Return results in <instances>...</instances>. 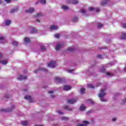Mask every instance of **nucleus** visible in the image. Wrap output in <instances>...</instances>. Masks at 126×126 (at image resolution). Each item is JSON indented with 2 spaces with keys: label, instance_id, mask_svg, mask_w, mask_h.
Masks as SVG:
<instances>
[{
  "label": "nucleus",
  "instance_id": "nucleus-1",
  "mask_svg": "<svg viewBox=\"0 0 126 126\" xmlns=\"http://www.w3.org/2000/svg\"><path fill=\"white\" fill-rule=\"evenodd\" d=\"M106 89H102L100 90V93L98 94L99 98H103L106 95Z\"/></svg>",
  "mask_w": 126,
  "mask_h": 126
},
{
  "label": "nucleus",
  "instance_id": "nucleus-2",
  "mask_svg": "<svg viewBox=\"0 0 126 126\" xmlns=\"http://www.w3.org/2000/svg\"><path fill=\"white\" fill-rule=\"evenodd\" d=\"M48 67H51V68H54V67H56L57 66V63L56 61H51L48 64Z\"/></svg>",
  "mask_w": 126,
  "mask_h": 126
},
{
  "label": "nucleus",
  "instance_id": "nucleus-3",
  "mask_svg": "<svg viewBox=\"0 0 126 126\" xmlns=\"http://www.w3.org/2000/svg\"><path fill=\"white\" fill-rule=\"evenodd\" d=\"M55 81H56L58 83H62L63 82H64V81H65V79L56 77Z\"/></svg>",
  "mask_w": 126,
  "mask_h": 126
},
{
  "label": "nucleus",
  "instance_id": "nucleus-4",
  "mask_svg": "<svg viewBox=\"0 0 126 126\" xmlns=\"http://www.w3.org/2000/svg\"><path fill=\"white\" fill-rule=\"evenodd\" d=\"M26 78H27V77L26 76H23V75H20L18 77V80H19L20 81H21L22 80H25V79H26Z\"/></svg>",
  "mask_w": 126,
  "mask_h": 126
},
{
  "label": "nucleus",
  "instance_id": "nucleus-5",
  "mask_svg": "<svg viewBox=\"0 0 126 126\" xmlns=\"http://www.w3.org/2000/svg\"><path fill=\"white\" fill-rule=\"evenodd\" d=\"M88 125H89V122H88V121H84L83 124H78L77 126H87Z\"/></svg>",
  "mask_w": 126,
  "mask_h": 126
},
{
  "label": "nucleus",
  "instance_id": "nucleus-6",
  "mask_svg": "<svg viewBox=\"0 0 126 126\" xmlns=\"http://www.w3.org/2000/svg\"><path fill=\"white\" fill-rule=\"evenodd\" d=\"M13 108H14V106L11 109H0V112H12V110H13Z\"/></svg>",
  "mask_w": 126,
  "mask_h": 126
},
{
  "label": "nucleus",
  "instance_id": "nucleus-7",
  "mask_svg": "<svg viewBox=\"0 0 126 126\" xmlns=\"http://www.w3.org/2000/svg\"><path fill=\"white\" fill-rule=\"evenodd\" d=\"M34 11H35V10H34V8H31L29 10H26V12L27 13H33V12H34Z\"/></svg>",
  "mask_w": 126,
  "mask_h": 126
},
{
  "label": "nucleus",
  "instance_id": "nucleus-8",
  "mask_svg": "<svg viewBox=\"0 0 126 126\" xmlns=\"http://www.w3.org/2000/svg\"><path fill=\"white\" fill-rule=\"evenodd\" d=\"M40 49L41 51H47V48H46V46H44L43 44H40Z\"/></svg>",
  "mask_w": 126,
  "mask_h": 126
},
{
  "label": "nucleus",
  "instance_id": "nucleus-9",
  "mask_svg": "<svg viewBox=\"0 0 126 126\" xmlns=\"http://www.w3.org/2000/svg\"><path fill=\"white\" fill-rule=\"evenodd\" d=\"M76 102V99H69L67 100V102L68 104H74Z\"/></svg>",
  "mask_w": 126,
  "mask_h": 126
},
{
  "label": "nucleus",
  "instance_id": "nucleus-10",
  "mask_svg": "<svg viewBox=\"0 0 126 126\" xmlns=\"http://www.w3.org/2000/svg\"><path fill=\"white\" fill-rule=\"evenodd\" d=\"M108 1H110V0H106L101 2L100 5L104 6V5H106L107 3H108Z\"/></svg>",
  "mask_w": 126,
  "mask_h": 126
},
{
  "label": "nucleus",
  "instance_id": "nucleus-11",
  "mask_svg": "<svg viewBox=\"0 0 126 126\" xmlns=\"http://www.w3.org/2000/svg\"><path fill=\"white\" fill-rule=\"evenodd\" d=\"M71 89V87L70 86H64L63 88V90L67 91L70 90Z\"/></svg>",
  "mask_w": 126,
  "mask_h": 126
},
{
  "label": "nucleus",
  "instance_id": "nucleus-12",
  "mask_svg": "<svg viewBox=\"0 0 126 126\" xmlns=\"http://www.w3.org/2000/svg\"><path fill=\"white\" fill-rule=\"evenodd\" d=\"M25 98L26 100H29V102H32V98H31V96L29 95H26Z\"/></svg>",
  "mask_w": 126,
  "mask_h": 126
},
{
  "label": "nucleus",
  "instance_id": "nucleus-13",
  "mask_svg": "<svg viewBox=\"0 0 126 126\" xmlns=\"http://www.w3.org/2000/svg\"><path fill=\"white\" fill-rule=\"evenodd\" d=\"M17 11H18V8H13V9H12L11 10H10V12L11 13H13L14 12H17Z\"/></svg>",
  "mask_w": 126,
  "mask_h": 126
},
{
  "label": "nucleus",
  "instance_id": "nucleus-14",
  "mask_svg": "<svg viewBox=\"0 0 126 126\" xmlns=\"http://www.w3.org/2000/svg\"><path fill=\"white\" fill-rule=\"evenodd\" d=\"M50 29L51 30H55L58 29V26H55V25H52L50 27Z\"/></svg>",
  "mask_w": 126,
  "mask_h": 126
},
{
  "label": "nucleus",
  "instance_id": "nucleus-15",
  "mask_svg": "<svg viewBox=\"0 0 126 126\" xmlns=\"http://www.w3.org/2000/svg\"><path fill=\"white\" fill-rule=\"evenodd\" d=\"M85 109H86V107L83 104L80 107V111H84Z\"/></svg>",
  "mask_w": 126,
  "mask_h": 126
},
{
  "label": "nucleus",
  "instance_id": "nucleus-16",
  "mask_svg": "<svg viewBox=\"0 0 126 126\" xmlns=\"http://www.w3.org/2000/svg\"><path fill=\"white\" fill-rule=\"evenodd\" d=\"M61 47H62V45L61 44H57L55 48L56 51H59V50L61 49Z\"/></svg>",
  "mask_w": 126,
  "mask_h": 126
},
{
  "label": "nucleus",
  "instance_id": "nucleus-17",
  "mask_svg": "<svg viewBox=\"0 0 126 126\" xmlns=\"http://www.w3.org/2000/svg\"><path fill=\"white\" fill-rule=\"evenodd\" d=\"M121 39H126V33H122V36L121 37Z\"/></svg>",
  "mask_w": 126,
  "mask_h": 126
},
{
  "label": "nucleus",
  "instance_id": "nucleus-18",
  "mask_svg": "<svg viewBox=\"0 0 126 126\" xmlns=\"http://www.w3.org/2000/svg\"><path fill=\"white\" fill-rule=\"evenodd\" d=\"M62 9H64V10H66V9H68V7L66 5H62Z\"/></svg>",
  "mask_w": 126,
  "mask_h": 126
},
{
  "label": "nucleus",
  "instance_id": "nucleus-19",
  "mask_svg": "<svg viewBox=\"0 0 126 126\" xmlns=\"http://www.w3.org/2000/svg\"><path fill=\"white\" fill-rule=\"evenodd\" d=\"M0 63H1L2 64H6V63H7V61H0Z\"/></svg>",
  "mask_w": 126,
  "mask_h": 126
},
{
  "label": "nucleus",
  "instance_id": "nucleus-20",
  "mask_svg": "<svg viewBox=\"0 0 126 126\" xmlns=\"http://www.w3.org/2000/svg\"><path fill=\"white\" fill-rule=\"evenodd\" d=\"M43 14H42L41 13H39L34 16L35 17H41V16H43Z\"/></svg>",
  "mask_w": 126,
  "mask_h": 126
},
{
  "label": "nucleus",
  "instance_id": "nucleus-21",
  "mask_svg": "<svg viewBox=\"0 0 126 126\" xmlns=\"http://www.w3.org/2000/svg\"><path fill=\"white\" fill-rule=\"evenodd\" d=\"M67 51H68L69 52H73V51H74V48H73V47H69L67 48Z\"/></svg>",
  "mask_w": 126,
  "mask_h": 126
},
{
  "label": "nucleus",
  "instance_id": "nucleus-22",
  "mask_svg": "<svg viewBox=\"0 0 126 126\" xmlns=\"http://www.w3.org/2000/svg\"><path fill=\"white\" fill-rule=\"evenodd\" d=\"M73 22H77V21H78V17L75 16L73 19Z\"/></svg>",
  "mask_w": 126,
  "mask_h": 126
},
{
  "label": "nucleus",
  "instance_id": "nucleus-23",
  "mask_svg": "<svg viewBox=\"0 0 126 126\" xmlns=\"http://www.w3.org/2000/svg\"><path fill=\"white\" fill-rule=\"evenodd\" d=\"M24 41L26 42V43H29L30 42V39L28 38V37H25L24 38Z\"/></svg>",
  "mask_w": 126,
  "mask_h": 126
},
{
  "label": "nucleus",
  "instance_id": "nucleus-24",
  "mask_svg": "<svg viewBox=\"0 0 126 126\" xmlns=\"http://www.w3.org/2000/svg\"><path fill=\"white\" fill-rule=\"evenodd\" d=\"M21 124L22 126H27V125H28L27 121L21 122Z\"/></svg>",
  "mask_w": 126,
  "mask_h": 126
},
{
  "label": "nucleus",
  "instance_id": "nucleus-25",
  "mask_svg": "<svg viewBox=\"0 0 126 126\" xmlns=\"http://www.w3.org/2000/svg\"><path fill=\"white\" fill-rule=\"evenodd\" d=\"M88 88H92L93 89L94 88V86L92 85L91 84H88L87 85Z\"/></svg>",
  "mask_w": 126,
  "mask_h": 126
},
{
  "label": "nucleus",
  "instance_id": "nucleus-26",
  "mask_svg": "<svg viewBox=\"0 0 126 126\" xmlns=\"http://www.w3.org/2000/svg\"><path fill=\"white\" fill-rule=\"evenodd\" d=\"M12 44L13 45V46H17V45H18V42L15 41H12Z\"/></svg>",
  "mask_w": 126,
  "mask_h": 126
},
{
  "label": "nucleus",
  "instance_id": "nucleus-27",
  "mask_svg": "<svg viewBox=\"0 0 126 126\" xmlns=\"http://www.w3.org/2000/svg\"><path fill=\"white\" fill-rule=\"evenodd\" d=\"M62 121H68L69 119L67 117H62Z\"/></svg>",
  "mask_w": 126,
  "mask_h": 126
},
{
  "label": "nucleus",
  "instance_id": "nucleus-28",
  "mask_svg": "<svg viewBox=\"0 0 126 126\" xmlns=\"http://www.w3.org/2000/svg\"><path fill=\"white\" fill-rule=\"evenodd\" d=\"M11 23V22L10 21V20L6 21V22L5 23V25L8 26V25H9V24H10Z\"/></svg>",
  "mask_w": 126,
  "mask_h": 126
},
{
  "label": "nucleus",
  "instance_id": "nucleus-29",
  "mask_svg": "<svg viewBox=\"0 0 126 126\" xmlns=\"http://www.w3.org/2000/svg\"><path fill=\"white\" fill-rule=\"evenodd\" d=\"M36 32H37V30L33 29L31 31V33L33 34V33H36Z\"/></svg>",
  "mask_w": 126,
  "mask_h": 126
},
{
  "label": "nucleus",
  "instance_id": "nucleus-30",
  "mask_svg": "<svg viewBox=\"0 0 126 126\" xmlns=\"http://www.w3.org/2000/svg\"><path fill=\"white\" fill-rule=\"evenodd\" d=\"M72 3H73V4H76L78 3V0H72Z\"/></svg>",
  "mask_w": 126,
  "mask_h": 126
},
{
  "label": "nucleus",
  "instance_id": "nucleus-31",
  "mask_svg": "<svg viewBox=\"0 0 126 126\" xmlns=\"http://www.w3.org/2000/svg\"><path fill=\"white\" fill-rule=\"evenodd\" d=\"M39 1L42 4H45L46 3V0H39Z\"/></svg>",
  "mask_w": 126,
  "mask_h": 126
},
{
  "label": "nucleus",
  "instance_id": "nucleus-32",
  "mask_svg": "<svg viewBox=\"0 0 126 126\" xmlns=\"http://www.w3.org/2000/svg\"><path fill=\"white\" fill-rule=\"evenodd\" d=\"M80 92H81V94H83V93H84V92H85V89H84V88H81Z\"/></svg>",
  "mask_w": 126,
  "mask_h": 126
},
{
  "label": "nucleus",
  "instance_id": "nucleus-33",
  "mask_svg": "<svg viewBox=\"0 0 126 126\" xmlns=\"http://www.w3.org/2000/svg\"><path fill=\"white\" fill-rule=\"evenodd\" d=\"M64 109H65V110H68V111H72L71 109L68 108V106H64Z\"/></svg>",
  "mask_w": 126,
  "mask_h": 126
},
{
  "label": "nucleus",
  "instance_id": "nucleus-34",
  "mask_svg": "<svg viewBox=\"0 0 126 126\" xmlns=\"http://www.w3.org/2000/svg\"><path fill=\"white\" fill-rule=\"evenodd\" d=\"M102 26H103V25L102 24H97V28L98 29L102 28Z\"/></svg>",
  "mask_w": 126,
  "mask_h": 126
},
{
  "label": "nucleus",
  "instance_id": "nucleus-35",
  "mask_svg": "<svg viewBox=\"0 0 126 126\" xmlns=\"http://www.w3.org/2000/svg\"><path fill=\"white\" fill-rule=\"evenodd\" d=\"M88 101L90 102V104H94V101H92V99H88Z\"/></svg>",
  "mask_w": 126,
  "mask_h": 126
},
{
  "label": "nucleus",
  "instance_id": "nucleus-36",
  "mask_svg": "<svg viewBox=\"0 0 126 126\" xmlns=\"http://www.w3.org/2000/svg\"><path fill=\"white\" fill-rule=\"evenodd\" d=\"M60 36H61V34H56L54 35V37L55 38H60Z\"/></svg>",
  "mask_w": 126,
  "mask_h": 126
},
{
  "label": "nucleus",
  "instance_id": "nucleus-37",
  "mask_svg": "<svg viewBox=\"0 0 126 126\" xmlns=\"http://www.w3.org/2000/svg\"><path fill=\"white\" fill-rule=\"evenodd\" d=\"M89 10H90V11H93V10H94V7H90L89 8Z\"/></svg>",
  "mask_w": 126,
  "mask_h": 126
},
{
  "label": "nucleus",
  "instance_id": "nucleus-38",
  "mask_svg": "<svg viewBox=\"0 0 126 126\" xmlns=\"http://www.w3.org/2000/svg\"><path fill=\"white\" fill-rule=\"evenodd\" d=\"M5 40V37H3V36H0V41H1V40Z\"/></svg>",
  "mask_w": 126,
  "mask_h": 126
},
{
  "label": "nucleus",
  "instance_id": "nucleus-39",
  "mask_svg": "<svg viewBox=\"0 0 126 126\" xmlns=\"http://www.w3.org/2000/svg\"><path fill=\"white\" fill-rule=\"evenodd\" d=\"M81 13H85L86 12V10L85 9H81Z\"/></svg>",
  "mask_w": 126,
  "mask_h": 126
},
{
  "label": "nucleus",
  "instance_id": "nucleus-40",
  "mask_svg": "<svg viewBox=\"0 0 126 126\" xmlns=\"http://www.w3.org/2000/svg\"><path fill=\"white\" fill-rule=\"evenodd\" d=\"M100 100H101V102H107V100L105 99V98H101Z\"/></svg>",
  "mask_w": 126,
  "mask_h": 126
},
{
  "label": "nucleus",
  "instance_id": "nucleus-41",
  "mask_svg": "<svg viewBox=\"0 0 126 126\" xmlns=\"http://www.w3.org/2000/svg\"><path fill=\"white\" fill-rule=\"evenodd\" d=\"M104 71H105V68L103 67L100 69V72H104Z\"/></svg>",
  "mask_w": 126,
  "mask_h": 126
},
{
  "label": "nucleus",
  "instance_id": "nucleus-42",
  "mask_svg": "<svg viewBox=\"0 0 126 126\" xmlns=\"http://www.w3.org/2000/svg\"><path fill=\"white\" fill-rule=\"evenodd\" d=\"M40 70H41V71H47L46 69L45 68H43L41 69H40Z\"/></svg>",
  "mask_w": 126,
  "mask_h": 126
},
{
  "label": "nucleus",
  "instance_id": "nucleus-43",
  "mask_svg": "<svg viewBox=\"0 0 126 126\" xmlns=\"http://www.w3.org/2000/svg\"><path fill=\"white\" fill-rule=\"evenodd\" d=\"M7 3H10L11 0H4Z\"/></svg>",
  "mask_w": 126,
  "mask_h": 126
},
{
  "label": "nucleus",
  "instance_id": "nucleus-44",
  "mask_svg": "<svg viewBox=\"0 0 126 126\" xmlns=\"http://www.w3.org/2000/svg\"><path fill=\"white\" fill-rule=\"evenodd\" d=\"M58 113H59V114H60V115H63V114H64V113L62 112H61V111H58Z\"/></svg>",
  "mask_w": 126,
  "mask_h": 126
},
{
  "label": "nucleus",
  "instance_id": "nucleus-45",
  "mask_svg": "<svg viewBox=\"0 0 126 126\" xmlns=\"http://www.w3.org/2000/svg\"><path fill=\"white\" fill-rule=\"evenodd\" d=\"M48 93L50 94H53V93H54V91H48Z\"/></svg>",
  "mask_w": 126,
  "mask_h": 126
},
{
  "label": "nucleus",
  "instance_id": "nucleus-46",
  "mask_svg": "<svg viewBox=\"0 0 126 126\" xmlns=\"http://www.w3.org/2000/svg\"><path fill=\"white\" fill-rule=\"evenodd\" d=\"M95 11L96 12H99V11H100V9L99 8L95 9Z\"/></svg>",
  "mask_w": 126,
  "mask_h": 126
},
{
  "label": "nucleus",
  "instance_id": "nucleus-47",
  "mask_svg": "<svg viewBox=\"0 0 126 126\" xmlns=\"http://www.w3.org/2000/svg\"><path fill=\"white\" fill-rule=\"evenodd\" d=\"M96 57H97V58H98V59H100L101 58V57H102V55H98Z\"/></svg>",
  "mask_w": 126,
  "mask_h": 126
},
{
  "label": "nucleus",
  "instance_id": "nucleus-48",
  "mask_svg": "<svg viewBox=\"0 0 126 126\" xmlns=\"http://www.w3.org/2000/svg\"><path fill=\"white\" fill-rule=\"evenodd\" d=\"M2 57H3L2 54H1V53H0V59H1Z\"/></svg>",
  "mask_w": 126,
  "mask_h": 126
},
{
  "label": "nucleus",
  "instance_id": "nucleus-49",
  "mask_svg": "<svg viewBox=\"0 0 126 126\" xmlns=\"http://www.w3.org/2000/svg\"><path fill=\"white\" fill-rule=\"evenodd\" d=\"M106 75L110 76V75H111V74L110 73H109V72H107L106 73Z\"/></svg>",
  "mask_w": 126,
  "mask_h": 126
},
{
  "label": "nucleus",
  "instance_id": "nucleus-50",
  "mask_svg": "<svg viewBox=\"0 0 126 126\" xmlns=\"http://www.w3.org/2000/svg\"><path fill=\"white\" fill-rule=\"evenodd\" d=\"M72 71H73V70H68V72H72Z\"/></svg>",
  "mask_w": 126,
  "mask_h": 126
},
{
  "label": "nucleus",
  "instance_id": "nucleus-51",
  "mask_svg": "<svg viewBox=\"0 0 126 126\" xmlns=\"http://www.w3.org/2000/svg\"><path fill=\"white\" fill-rule=\"evenodd\" d=\"M39 70H35L34 71V73H37V71H39Z\"/></svg>",
  "mask_w": 126,
  "mask_h": 126
},
{
  "label": "nucleus",
  "instance_id": "nucleus-52",
  "mask_svg": "<svg viewBox=\"0 0 126 126\" xmlns=\"http://www.w3.org/2000/svg\"><path fill=\"white\" fill-rule=\"evenodd\" d=\"M116 120H117V119H116V118H113V119H112V120H113V122L116 121Z\"/></svg>",
  "mask_w": 126,
  "mask_h": 126
},
{
  "label": "nucleus",
  "instance_id": "nucleus-53",
  "mask_svg": "<svg viewBox=\"0 0 126 126\" xmlns=\"http://www.w3.org/2000/svg\"><path fill=\"white\" fill-rule=\"evenodd\" d=\"M39 1H37L35 2V4H39Z\"/></svg>",
  "mask_w": 126,
  "mask_h": 126
},
{
  "label": "nucleus",
  "instance_id": "nucleus-54",
  "mask_svg": "<svg viewBox=\"0 0 126 126\" xmlns=\"http://www.w3.org/2000/svg\"><path fill=\"white\" fill-rule=\"evenodd\" d=\"M2 3V1L1 0H0V4Z\"/></svg>",
  "mask_w": 126,
  "mask_h": 126
},
{
  "label": "nucleus",
  "instance_id": "nucleus-55",
  "mask_svg": "<svg viewBox=\"0 0 126 126\" xmlns=\"http://www.w3.org/2000/svg\"><path fill=\"white\" fill-rule=\"evenodd\" d=\"M124 72H126V67H125V69H124Z\"/></svg>",
  "mask_w": 126,
  "mask_h": 126
},
{
  "label": "nucleus",
  "instance_id": "nucleus-56",
  "mask_svg": "<svg viewBox=\"0 0 126 126\" xmlns=\"http://www.w3.org/2000/svg\"><path fill=\"white\" fill-rule=\"evenodd\" d=\"M37 22H38V23H39V22H40V20L37 19Z\"/></svg>",
  "mask_w": 126,
  "mask_h": 126
},
{
  "label": "nucleus",
  "instance_id": "nucleus-57",
  "mask_svg": "<svg viewBox=\"0 0 126 126\" xmlns=\"http://www.w3.org/2000/svg\"><path fill=\"white\" fill-rule=\"evenodd\" d=\"M124 102H126V98L123 100Z\"/></svg>",
  "mask_w": 126,
  "mask_h": 126
},
{
  "label": "nucleus",
  "instance_id": "nucleus-58",
  "mask_svg": "<svg viewBox=\"0 0 126 126\" xmlns=\"http://www.w3.org/2000/svg\"><path fill=\"white\" fill-rule=\"evenodd\" d=\"M101 84H99L98 85H97L96 86H100Z\"/></svg>",
  "mask_w": 126,
  "mask_h": 126
},
{
  "label": "nucleus",
  "instance_id": "nucleus-59",
  "mask_svg": "<svg viewBox=\"0 0 126 126\" xmlns=\"http://www.w3.org/2000/svg\"><path fill=\"white\" fill-rule=\"evenodd\" d=\"M52 98H55V95H52Z\"/></svg>",
  "mask_w": 126,
  "mask_h": 126
},
{
  "label": "nucleus",
  "instance_id": "nucleus-60",
  "mask_svg": "<svg viewBox=\"0 0 126 126\" xmlns=\"http://www.w3.org/2000/svg\"><path fill=\"white\" fill-rule=\"evenodd\" d=\"M24 91H27V90H24Z\"/></svg>",
  "mask_w": 126,
  "mask_h": 126
},
{
  "label": "nucleus",
  "instance_id": "nucleus-61",
  "mask_svg": "<svg viewBox=\"0 0 126 126\" xmlns=\"http://www.w3.org/2000/svg\"><path fill=\"white\" fill-rule=\"evenodd\" d=\"M7 97H8V96H6V97L7 98Z\"/></svg>",
  "mask_w": 126,
  "mask_h": 126
}]
</instances>
